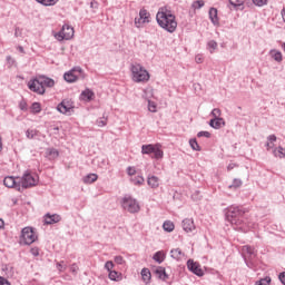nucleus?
Returning a JSON list of instances; mask_svg holds the SVG:
<instances>
[{
	"instance_id": "nucleus-1",
	"label": "nucleus",
	"mask_w": 285,
	"mask_h": 285,
	"mask_svg": "<svg viewBox=\"0 0 285 285\" xmlns=\"http://www.w3.org/2000/svg\"><path fill=\"white\" fill-rule=\"evenodd\" d=\"M156 21L163 30H166V32H169L173 35L175 30H177V18L173 12L166 10V9H159V11L156 14Z\"/></svg>"
},
{
	"instance_id": "nucleus-2",
	"label": "nucleus",
	"mask_w": 285,
	"mask_h": 285,
	"mask_svg": "<svg viewBox=\"0 0 285 285\" xmlns=\"http://www.w3.org/2000/svg\"><path fill=\"white\" fill-rule=\"evenodd\" d=\"M55 79L40 75L28 82V88L37 95H46V88H55Z\"/></svg>"
},
{
	"instance_id": "nucleus-3",
	"label": "nucleus",
	"mask_w": 285,
	"mask_h": 285,
	"mask_svg": "<svg viewBox=\"0 0 285 285\" xmlns=\"http://www.w3.org/2000/svg\"><path fill=\"white\" fill-rule=\"evenodd\" d=\"M244 215H246V209L235 205L227 207L225 213L227 222L234 226H239L242 224Z\"/></svg>"
},
{
	"instance_id": "nucleus-4",
	"label": "nucleus",
	"mask_w": 285,
	"mask_h": 285,
	"mask_svg": "<svg viewBox=\"0 0 285 285\" xmlns=\"http://www.w3.org/2000/svg\"><path fill=\"white\" fill-rule=\"evenodd\" d=\"M131 79L135 83H146L150 81V73L140 63H131Z\"/></svg>"
},
{
	"instance_id": "nucleus-5",
	"label": "nucleus",
	"mask_w": 285,
	"mask_h": 285,
	"mask_svg": "<svg viewBox=\"0 0 285 285\" xmlns=\"http://www.w3.org/2000/svg\"><path fill=\"white\" fill-rule=\"evenodd\" d=\"M141 154L142 155H154L151 156L153 159H164V150H161L160 144H149V145H142L141 146Z\"/></svg>"
},
{
	"instance_id": "nucleus-6",
	"label": "nucleus",
	"mask_w": 285,
	"mask_h": 285,
	"mask_svg": "<svg viewBox=\"0 0 285 285\" xmlns=\"http://www.w3.org/2000/svg\"><path fill=\"white\" fill-rule=\"evenodd\" d=\"M121 206L124 210H127V213H139L141 210V207L139 206V202L137 199L132 198V196H125L121 200Z\"/></svg>"
},
{
	"instance_id": "nucleus-7",
	"label": "nucleus",
	"mask_w": 285,
	"mask_h": 285,
	"mask_svg": "<svg viewBox=\"0 0 285 285\" xmlns=\"http://www.w3.org/2000/svg\"><path fill=\"white\" fill-rule=\"evenodd\" d=\"M35 242H37V234H35L32 227H24L21 230L20 244H23L24 246H30V244H35Z\"/></svg>"
},
{
	"instance_id": "nucleus-8",
	"label": "nucleus",
	"mask_w": 285,
	"mask_h": 285,
	"mask_svg": "<svg viewBox=\"0 0 285 285\" xmlns=\"http://www.w3.org/2000/svg\"><path fill=\"white\" fill-rule=\"evenodd\" d=\"M37 178L32 176L29 171H26L20 179V189L21 188H32V186H37Z\"/></svg>"
},
{
	"instance_id": "nucleus-9",
	"label": "nucleus",
	"mask_w": 285,
	"mask_h": 285,
	"mask_svg": "<svg viewBox=\"0 0 285 285\" xmlns=\"http://www.w3.org/2000/svg\"><path fill=\"white\" fill-rule=\"evenodd\" d=\"M73 109H75V106L72 105L71 100H69V99H63L57 106V110H58V112H61V115H70Z\"/></svg>"
},
{
	"instance_id": "nucleus-10",
	"label": "nucleus",
	"mask_w": 285,
	"mask_h": 285,
	"mask_svg": "<svg viewBox=\"0 0 285 285\" xmlns=\"http://www.w3.org/2000/svg\"><path fill=\"white\" fill-rule=\"evenodd\" d=\"M187 268L193 273L194 275H197V277H204V269H202V265L199 263L188 259L187 261Z\"/></svg>"
},
{
	"instance_id": "nucleus-11",
	"label": "nucleus",
	"mask_w": 285,
	"mask_h": 285,
	"mask_svg": "<svg viewBox=\"0 0 285 285\" xmlns=\"http://www.w3.org/2000/svg\"><path fill=\"white\" fill-rule=\"evenodd\" d=\"M3 185L7 188H16V190H21V183H17V179H14L12 176L4 177Z\"/></svg>"
},
{
	"instance_id": "nucleus-12",
	"label": "nucleus",
	"mask_w": 285,
	"mask_h": 285,
	"mask_svg": "<svg viewBox=\"0 0 285 285\" xmlns=\"http://www.w3.org/2000/svg\"><path fill=\"white\" fill-rule=\"evenodd\" d=\"M59 222H61V215L59 214L47 213L45 215V224H47V226H50L52 224H59Z\"/></svg>"
},
{
	"instance_id": "nucleus-13",
	"label": "nucleus",
	"mask_w": 285,
	"mask_h": 285,
	"mask_svg": "<svg viewBox=\"0 0 285 285\" xmlns=\"http://www.w3.org/2000/svg\"><path fill=\"white\" fill-rule=\"evenodd\" d=\"M183 229L185 233H193L195 230V220L193 218H185L181 223Z\"/></svg>"
},
{
	"instance_id": "nucleus-14",
	"label": "nucleus",
	"mask_w": 285,
	"mask_h": 285,
	"mask_svg": "<svg viewBox=\"0 0 285 285\" xmlns=\"http://www.w3.org/2000/svg\"><path fill=\"white\" fill-rule=\"evenodd\" d=\"M209 126L215 130H219V128H224V126H226V120H224V118H214L209 120Z\"/></svg>"
},
{
	"instance_id": "nucleus-15",
	"label": "nucleus",
	"mask_w": 285,
	"mask_h": 285,
	"mask_svg": "<svg viewBox=\"0 0 285 285\" xmlns=\"http://www.w3.org/2000/svg\"><path fill=\"white\" fill-rule=\"evenodd\" d=\"M80 99L82 101H92V99H95V91H92L90 88L85 89L80 94Z\"/></svg>"
},
{
	"instance_id": "nucleus-16",
	"label": "nucleus",
	"mask_w": 285,
	"mask_h": 285,
	"mask_svg": "<svg viewBox=\"0 0 285 285\" xmlns=\"http://www.w3.org/2000/svg\"><path fill=\"white\" fill-rule=\"evenodd\" d=\"M61 30H62V33H65L66 41L75 37V28H72V26L63 24Z\"/></svg>"
},
{
	"instance_id": "nucleus-17",
	"label": "nucleus",
	"mask_w": 285,
	"mask_h": 285,
	"mask_svg": "<svg viewBox=\"0 0 285 285\" xmlns=\"http://www.w3.org/2000/svg\"><path fill=\"white\" fill-rule=\"evenodd\" d=\"M46 157L49 161H55V159L59 158V151L53 147L47 148Z\"/></svg>"
},
{
	"instance_id": "nucleus-18",
	"label": "nucleus",
	"mask_w": 285,
	"mask_h": 285,
	"mask_svg": "<svg viewBox=\"0 0 285 285\" xmlns=\"http://www.w3.org/2000/svg\"><path fill=\"white\" fill-rule=\"evenodd\" d=\"M63 79L67 81V83H75V81H79L81 78H79L77 73H73L71 70H69L63 75Z\"/></svg>"
},
{
	"instance_id": "nucleus-19",
	"label": "nucleus",
	"mask_w": 285,
	"mask_h": 285,
	"mask_svg": "<svg viewBox=\"0 0 285 285\" xmlns=\"http://www.w3.org/2000/svg\"><path fill=\"white\" fill-rule=\"evenodd\" d=\"M138 23H150V13H148V10L140 9Z\"/></svg>"
},
{
	"instance_id": "nucleus-20",
	"label": "nucleus",
	"mask_w": 285,
	"mask_h": 285,
	"mask_svg": "<svg viewBox=\"0 0 285 285\" xmlns=\"http://www.w3.org/2000/svg\"><path fill=\"white\" fill-rule=\"evenodd\" d=\"M209 19L214 26H219V18L217 16V8L212 7L209 9Z\"/></svg>"
},
{
	"instance_id": "nucleus-21",
	"label": "nucleus",
	"mask_w": 285,
	"mask_h": 285,
	"mask_svg": "<svg viewBox=\"0 0 285 285\" xmlns=\"http://www.w3.org/2000/svg\"><path fill=\"white\" fill-rule=\"evenodd\" d=\"M155 275L158 277V279H163V282H166L168 279V274H166V268L158 266L154 271Z\"/></svg>"
},
{
	"instance_id": "nucleus-22",
	"label": "nucleus",
	"mask_w": 285,
	"mask_h": 285,
	"mask_svg": "<svg viewBox=\"0 0 285 285\" xmlns=\"http://www.w3.org/2000/svg\"><path fill=\"white\" fill-rule=\"evenodd\" d=\"M269 55L274 61H277V63H282L284 61V57L282 56V51H278L277 49L269 50Z\"/></svg>"
},
{
	"instance_id": "nucleus-23",
	"label": "nucleus",
	"mask_w": 285,
	"mask_h": 285,
	"mask_svg": "<svg viewBox=\"0 0 285 285\" xmlns=\"http://www.w3.org/2000/svg\"><path fill=\"white\" fill-rule=\"evenodd\" d=\"M140 275L145 284H150V279L153 277V274H150V269L142 268Z\"/></svg>"
},
{
	"instance_id": "nucleus-24",
	"label": "nucleus",
	"mask_w": 285,
	"mask_h": 285,
	"mask_svg": "<svg viewBox=\"0 0 285 285\" xmlns=\"http://www.w3.org/2000/svg\"><path fill=\"white\" fill-rule=\"evenodd\" d=\"M99 179V176L97 174H88L82 178L83 184H95Z\"/></svg>"
},
{
	"instance_id": "nucleus-25",
	"label": "nucleus",
	"mask_w": 285,
	"mask_h": 285,
	"mask_svg": "<svg viewBox=\"0 0 285 285\" xmlns=\"http://www.w3.org/2000/svg\"><path fill=\"white\" fill-rule=\"evenodd\" d=\"M108 277L111 282H121L122 279L121 273L117 271L109 272Z\"/></svg>"
},
{
	"instance_id": "nucleus-26",
	"label": "nucleus",
	"mask_w": 285,
	"mask_h": 285,
	"mask_svg": "<svg viewBox=\"0 0 285 285\" xmlns=\"http://www.w3.org/2000/svg\"><path fill=\"white\" fill-rule=\"evenodd\" d=\"M148 186L150 188H158L159 187V178L157 176H149L147 179Z\"/></svg>"
},
{
	"instance_id": "nucleus-27",
	"label": "nucleus",
	"mask_w": 285,
	"mask_h": 285,
	"mask_svg": "<svg viewBox=\"0 0 285 285\" xmlns=\"http://www.w3.org/2000/svg\"><path fill=\"white\" fill-rule=\"evenodd\" d=\"M153 259L154 262H157V264H164L166 256L164 255V252L159 250L154 254Z\"/></svg>"
},
{
	"instance_id": "nucleus-28",
	"label": "nucleus",
	"mask_w": 285,
	"mask_h": 285,
	"mask_svg": "<svg viewBox=\"0 0 285 285\" xmlns=\"http://www.w3.org/2000/svg\"><path fill=\"white\" fill-rule=\"evenodd\" d=\"M245 1L246 0H229V3L235 8V10H244Z\"/></svg>"
},
{
	"instance_id": "nucleus-29",
	"label": "nucleus",
	"mask_w": 285,
	"mask_h": 285,
	"mask_svg": "<svg viewBox=\"0 0 285 285\" xmlns=\"http://www.w3.org/2000/svg\"><path fill=\"white\" fill-rule=\"evenodd\" d=\"M243 253H246L247 255H249V257H255L257 255L255 252V247L250 245L243 246Z\"/></svg>"
},
{
	"instance_id": "nucleus-30",
	"label": "nucleus",
	"mask_w": 285,
	"mask_h": 285,
	"mask_svg": "<svg viewBox=\"0 0 285 285\" xmlns=\"http://www.w3.org/2000/svg\"><path fill=\"white\" fill-rule=\"evenodd\" d=\"M163 228L166 233H173V230H175V224L170 220H166L163 224Z\"/></svg>"
},
{
	"instance_id": "nucleus-31",
	"label": "nucleus",
	"mask_w": 285,
	"mask_h": 285,
	"mask_svg": "<svg viewBox=\"0 0 285 285\" xmlns=\"http://www.w3.org/2000/svg\"><path fill=\"white\" fill-rule=\"evenodd\" d=\"M71 72H73V75H77L79 79H86V73L83 72V69H81V67H73L71 69Z\"/></svg>"
},
{
	"instance_id": "nucleus-32",
	"label": "nucleus",
	"mask_w": 285,
	"mask_h": 285,
	"mask_svg": "<svg viewBox=\"0 0 285 285\" xmlns=\"http://www.w3.org/2000/svg\"><path fill=\"white\" fill-rule=\"evenodd\" d=\"M170 256L173 257V259H181V257H184V254L181 253V249L175 248L170 250Z\"/></svg>"
},
{
	"instance_id": "nucleus-33",
	"label": "nucleus",
	"mask_w": 285,
	"mask_h": 285,
	"mask_svg": "<svg viewBox=\"0 0 285 285\" xmlns=\"http://www.w3.org/2000/svg\"><path fill=\"white\" fill-rule=\"evenodd\" d=\"M273 155L278 157L279 159H284L285 157V149L284 147H278L276 149L273 150Z\"/></svg>"
},
{
	"instance_id": "nucleus-34",
	"label": "nucleus",
	"mask_w": 285,
	"mask_h": 285,
	"mask_svg": "<svg viewBox=\"0 0 285 285\" xmlns=\"http://www.w3.org/2000/svg\"><path fill=\"white\" fill-rule=\"evenodd\" d=\"M207 49L209 50L210 55H213V52H215V50H217V41L209 40L207 42Z\"/></svg>"
},
{
	"instance_id": "nucleus-35",
	"label": "nucleus",
	"mask_w": 285,
	"mask_h": 285,
	"mask_svg": "<svg viewBox=\"0 0 285 285\" xmlns=\"http://www.w3.org/2000/svg\"><path fill=\"white\" fill-rule=\"evenodd\" d=\"M96 124L99 128H104V126H108V118L106 116H102L97 119Z\"/></svg>"
},
{
	"instance_id": "nucleus-36",
	"label": "nucleus",
	"mask_w": 285,
	"mask_h": 285,
	"mask_svg": "<svg viewBox=\"0 0 285 285\" xmlns=\"http://www.w3.org/2000/svg\"><path fill=\"white\" fill-rule=\"evenodd\" d=\"M38 3H41V6H56L59 0H36Z\"/></svg>"
},
{
	"instance_id": "nucleus-37",
	"label": "nucleus",
	"mask_w": 285,
	"mask_h": 285,
	"mask_svg": "<svg viewBox=\"0 0 285 285\" xmlns=\"http://www.w3.org/2000/svg\"><path fill=\"white\" fill-rule=\"evenodd\" d=\"M31 111L33 112V115H39V112H41V104L33 102L31 105Z\"/></svg>"
},
{
	"instance_id": "nucleus-38",
	"label": "nucleus",
	"mask_w": 285,
	"mask_h": 285,
	"mask_svg": "<svg viewBox=\"0 0 285 285\" xmlns=\"http://www.w3.org/2000/svg\"><path fill=\"white\" fill-rule=\"evenodd\" d=\"M190 148L198 151L202 150V147H199V144L197 142V139L193 138L189 140Z\"/></svg>"
},
{
	"instance_id": "nucleus-39",
	"label": "nucleus",
	"mask_w": 285,
	"mask_h": 285,
	"mask_svg": "<svg viewBox=\"0 0 285 285\" xmlns=\"http://www.w3.org/2000/svg\"><path fill=\"white\" fill-rule=\"evenodd\" d=\"M204 6H205L204 0H196V1H194V3L191 4V7H193L195 10H200V8H204Z\"/></svg>"
},
{
	"instance_id": "nucleus-40",
	"label": "nucleus",
	"mask_w": 285,
	"mask_h": 285,
	"mask_svg": "<svg viewBox=\"0 0 285 285\" xmlns=\"http://www.w3.org/2000/svg\"><path fill=\"white\" fill-rule=\"evenodd\" d=\"M26 137H27V139H35V137H37V130L28 129L26 131Z\"/></svg>"
},
{
	"instance_id": "nucleus-41",
	"label": "nucleus",
	"mask_w": 285,
	"mask_h": 285,
	"mask_svg": "<svg viewBox=\"0 0 285 285\" xmlns=\"http://www.w3.org/2000/svg\"><path fill=\"white\" fill-rule=\"evenodd\" d=\"M254 6H257L258 8H264V6L268 4V0H252Z\"/></svg>"
},
{
	"instance_id": "nucleus-42",
	"label": "nucleus",
	"mask_w": 285,
	"mask_h": 285,
	"mask_svg": "<svg viewBox=\"0 0 285 285\" xmlns=\"http://www.w3.org/2000/svg\"><path fill=\"white\" fill-rule=\"evenodd\" d=\"M114 268H115V263H112V261H107L105 263V271H107L108 273L112 272Z\"/></svg>"
},
{
	"instance_id": "nucleus-43",
	"label": "nucleus",
	"mask_w": 285,
	"mask_h": 285,
	"mask_svg": "<svg viewBox=\"0 0 285 285\" xmlns=\"http://www.w3.org/2000/svg\"><path fill=\"white\" fill-rule=\"evenodd\" d=\"M242 179H239V178H235L234 180H233V184L232 185H229V188H239V187H242Z\"/></svg>"
},
{
	"instance_id": "nucleus-44",
	"label": "nucleus",
	"mask_w": 285,
	"mask_h": 285,
	"mask_svg": "<svg viewBox=\"0 0 285 285\" xmlns=\"http://www.w3.org/2000/svg\"><path fill=\"white\" fill-rule=\"evenodd\" d=\"M212 117H214V119H219L222 117V110L219 108L213 109Z\"/></svg>"
},
{
	"instance_id": "nucleus-45",
	"label": "nucleus",
	"mask_w": 285,
	"mask_h": 285,
	"mask_svg": "<svg viewBox=\"0 0 285 285\" xmlns=\"http://www.w3.org/2000/svg\"><path fill=\"white\" fill-rule=\"evenodd\" d=\"M148 110L149 112H157V105L151 100H148Z\"/></svg>"
},
{
	"instance_id": "nucleus-46",
	"label": "nucleus",
	"mask_w": 285,
	"mask_h": 285,
	"mask_svg": "<svg viewBox=\"0 0 285 285\" xmlns=\"http://www.w3.org/2000/svg\"><path fill=\"white\" fill-rule=\"evenodd\" d=\"M132 181L136 186H141V184H144V176H137L132 179Z\"/></svg>"
},
{
	"instance_id": "nucleus-47",
	"label": "nucleus",
	"mask_w": 285,
	"mask_h": 285,
	"mask_svg": "<svg viewBox=\"0 0 285 285\" xmlns=\"http://www.w3.org/2000/svg\"><path fill=\"white\" fill-rule=\"evenodd\" d=\"M114 262L118 264L119 266L126 264V261L124 259V256H115Z\"/></svg>"
},
{
	"instance_id": "nucleus-48",
	"label": "nucleus",
	"mask_w": 285,
	"mask_h": 285,
	"mask_svg": "<svg viewBox=\"0 0 285 285\" xmlns=\"http://www.w3.org/2000/svg\"><path fill=\"white\" fill-rule=\"evenodd\" d=\"M55 38L57 39V41H63V39H66V33L61 30L55 35Z\"/></svg>"
},
{
	"instance_id": "nucleus-49",
	"label": "nucleus",
	"mask_w": 285,
	"mask_h": 285,
	"mask_svg": "<svg viewBox=\"0 0 285 285\" xmlns=\"http://www.w3.org/2000/svg\"><path fill=\"white\" fill-rule=\"evenodd\" d=\"M269 284H271V278H263L256 282V285H269Z\"/></svg>"
},
{
	"instance_id": "nucleus-50",
	"label": "nucleus",
	"mask_w": 285,
	"mask_h": 285,
	"mask_svg": "<svg viewBox=\"0 0 285 285\" xmlns=\"http://www.w3.org/2000/svg\"><path fill=\"white\" fill-rule=\"evenodd\" d=\"M197 137H206V139H210V132L209 131H199L197 134Z\"/></svg>"
},
{
	"instance_id": "nucleus-51",
	"label": "nucleus",
	"mask_w": 285,
	"mask_h": 285,
	"mask_svg": "<svg viewBox=\"0 0 285 285\" xmlns=\"http://www.w3.org/2000/svg\"><path fill=\"white\" fill-rule=\"evenodd\" d=\"M136 173H137V170L135 169V167L127 168V175H129L130 177H132V175H135Z\"/></svg>"
},
{
	"instance_id": "nucleus-52",
	"label": "nucleus",
	"mask_w": 285,
	"mask_h": 285,
	"mask_svg": "<svg viewBox=\"0 0 285 285\" xmlns=\"http://www.w3.org/2000/svg\"><path fill=\"white\" fill-rule=\"evenodd\" d=\"M31 255H33V257H39V248L33 247L30 249Z\"/></svg>"
},
{
	"instance_id": "nucleus-53",
	"label": "nucleus",
	"mask_w": 285,
	"mask_h": 285,
	"mask_svg": "<svg viewBox=\"0 0 285 285\" xmlns=\"http://www.w3.org/2000/svg\"><path fill=\"white\" fill-rule=\"evenodd\" d=\"M267 141H269V144H273V142L277 141V136L276 135H269L267 137Z\"/></svg>"
},
{
	"instance_id": "nucleus-54",
	"label": "nucleus",
	"mask_w": 285,
	"mask_h": 285,
	"mask_svg": "<svg viewBox=\"0 0 285 285\" xmlns=\"http://www.w3.org/2000/svg\"><path fill=\"white\" fill-rule=\"evenodd\" d=\"M278 279H279V282H281L282 284L285 285V272H283V273H281V274L278 275Z\"/></svg>"
},
{
	"instance_id": "nucleus-55",
	"label": "nucleus",
	"mask_w": 285,
	"mask_h": 285,
	"mask_svg": "<svg viewBox=\"0 0 285 285\" xmlns=\"http://www.w3.org/2000/svg\"><path fill=\"white\" fill-rule=\"evenodd\" d=\"M0 285H10V282L6 279L4 277L0 276Z\"/></svg>"
},
{
	"instance_id": "nucleus-56",
	"label": "nucleus",
	"mask_w": 285,
	"mask_h": 285,
	"mask_svg": "<svg viewBox=\"0 0 285 285\" xmlns=\"http://www.w3.org/2000/svg\"><path fill=\"white\" fill-rule=\"evenodd\" d=\"M21 36V29L19 27H17L14 29V37H20Z\"/></svg>"
},
{
	"instance_id": "nucleus-57",
	"label": "nucleus",
	"mask_w": 285,
	"mask_h": 285,
	"mask_svg": "<svg viewBox=\"0 0 285 285\" xmlns=\"http://www.w3.org/2000/svg\"><path fill=\"white\" fill-rule=\"evenodd\" d=\"M7 61L8 63H10L12 66V63H14V60L12 59L11 56H7Z\"/></svg>"
},
{
	"instance_id": "nucleus-58",
	"label": "nucleus",
	"mask_w": 285,
	"mask_h": 285,
	"mask_svg": "<svg viewBox=\"0 0 285 285\" xmlns=\"http://www.w3.org/2000/svg\"><path fill=\"white\" fill-rule=\"evenodd\" d=\"M204 61V59L202 58V56H196V63H202Z\"/></svg>"
},
{
	"instance_id": "nucleus-59",
	"label": "nucleus",
	"mask_w": 285,
	"mask_h": 285,
	"mask_svg": "<svg viewBox=\"0 0 285 285\" xmlns=\"http://www.w3.org/2000/svg\"><path fill=\"white\" fill-rule=\"evenodd\" d=\"M18 50H19V52H21L22 55H24V53H26V50L23 49V47H22V46H18Z\"/></svg>"
},
{
	"instance_id": "nucleus-60",
	"label": "nucleus",
	"mask_w": 285,
	"mask_h": 285,
	"mask_svg": "<svg viewBox=\"0 0 285 285\" xmlns=\"http://www.w3.org/2000/svg\"><path fill=\"white\" fill-rule=\"evenodd\" d=\"M281 14H282L283 21H284V23H285V8L282 9Z\"/></svg>"
},
{
	"instance_id": "nucleus-61",
	"label": "nucleus",
	"mask_w": 285,
	"mask_h": 285,
	"mask_svg": "<svg viewBox=\"0 0 285 285\" xmlns=\"http://www.w3.org/2000/svg\"><path fill=\"white\" fill-rule=\"evenodd\" d=\"M57 268L58 271H63V265H61V263H57Z\"/></svg>"
},
{
	"instance_id": "nucleus-62",
	"label": "nucleus",
	"mask_w": 285,
	"mask_h": 285,
	"mask_svg": "<svg viewBox=\"0 0 285 285\" xmlns=\"http://www.w3.org/2000/svg\"><path fill=\"white\" fill-rule=\"evenodd\" d=\"M266 148L267 150H271V148H273V142H266Z\"/></svg>"
},
{
	"instance_id": "nucleus-63",
	"label": "nucleus",
	"mask_w": 285,
	"mask_h": 285,
	"mask_svg": "<svg viewBox=\"0 0 285 285\" xmlns=\"http://www.w3.org/2000/svg\"><path fill=\"white\" fill-rule=\"evenodd\" d=\"M0 228H3V219L0 218Z\"/></svg>"
},
{
	"instance_id": "nucleus-64",
	"label": "nucleus",
	"mask_w": 285,
	"mask_h": 285,
	"mask_svg": "<svg viewBox=\"0 0 285 285\" xmlns=\"http://www.w3.org/2000/svg\"><path fill=\"white\" fill-rule=\"evenodd\" d=\"M3 150V145L1 144V137H0V153Z\"/></svg>"
}]
</instances>
